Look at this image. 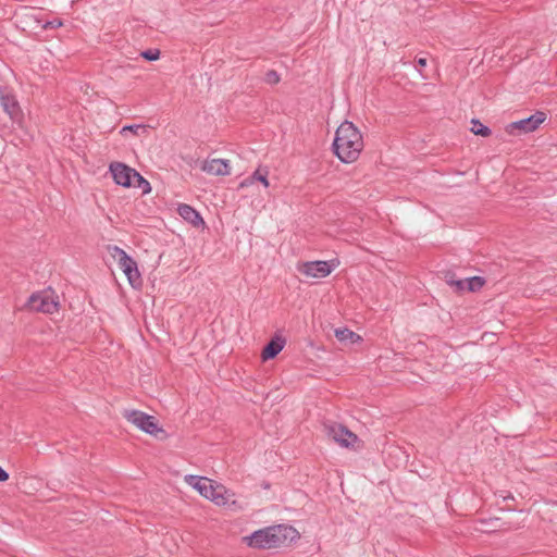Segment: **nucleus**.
I'll return each mask as SVG.
<instances>
[{
  "label": "nucleus",
  "mask_w": 557,
  "mask_h": 557,
  "mask_svg": "<svg viewBox=\"0 0 557 557\" xmlns=\"http://www.w3.org/2000/svg\"><path fill=\"white\" fill-rule=\"evenodd\" d=\"M363 149V138L352 122L345 121L336 129L333 141L335 156L344 163L355 162Z\"/></svg>",
  "instance_id": "f257e3e1"
},
{
  "label": "nucleus",
  "mask_w": 557,
  "mask_h": 557,
  "mask_svg": "<svg viewBox=\"0 0 557 557\" xmlns=\"http://www.w3.org/2000/svg\"><path fill=\"white\" fill-rule=\"evenodd\" d=\"M298 536L295 528L285 524L267 527L244 537L246 544L253 548L271 549L285 545Z\"/></svg>",
  "instance_id": "f03ea898"
},
{
  "label": "nucleus",
  "mask_w": 557,
  "mask_h": 557,
  "mask_svg": "<svg viewBox=\"0 0 557 557\" xmlns=\"http://www.w3.org/2000/svg\"><path fill=\"white\" fill-rule=\"evenodd\" d=\"M184 481L199 492L201 496L212 500L219 506H226L230 504L231 498L234 496L233 493L227 491L221 484H214V482L206 476L187 474Z\"/></svg>",
  "instance_id": "7ed1b4c3"
},
{
  "label": "nucleus",
  "mask_w": 557,
  "mask_h": 557,
  "mask_svg": "<svg viewBox=\"0 0 557 557\" xmlns=\"http://www.w3.org/2000/svg\"><path fill=\"white\" fill-rule=\"evenodd\" d=\"M335 260L329 261H306L297 264V271L307 277L324 278L337 267Z\"/></svg>",
  "instance_id": "20e7f679"
},
{
  "label": "nucleus",
  "mask_w": 557,
  "mask_h": 557,
  "mask_svg": "<svg viewBox=\"0 0 557 557\" xmlns=\"http://www.w3.org/2000/svg\"><path fill=\"white\" fill-rule=\"evenodd\" d=\"M124 417L127 419V421L147 434L157 436L159 432H163V430L158 425L154 417L149 416L143 411L126 410Z\"/></svg>",
  "instance_id": "39448f33"
},
{
  "label": "nucleus",
  "mask_w": 557,
  "mask_h": 557,
  "mask_svg": "<svg viewBox=\"0 0 557 557\" xmlns=\"http://www.w3.org/2000/svg\"><path fill=\"white\" fill-rule=\"evenodd\" d=\"M326 435L342 447H351L358 441V436L343 424L330 422L324 424Z\"/></svg>",
  "instance_id": "423d86ee"
},
{
  "label": "nucleus",
  "mask_w": 557,
  "mask_h": 557,
  "mask_svg": "<svg viewBox=\"0 0 557 557\" xmlns=\"http://www.w3.org/2000/svg\"><path fill=\"white\" fill-rule=\"evenodd\" d=\"M115 256L119 258V265L126 275L129 284L133 287H137L141 285V276L138 271V267L136 261L131 258L123 249L117 246L114 247Z\"/></svg>",
  "instance_id": "0eeeda50"
},
{
  "label": "nucleus",
  "mask_w": 557,
  "mask_h": 557,
  "mask_svg": "<svg viewBox=\"0 0 557 557\" xmlns=\"http://www.w3.org/2000/svg\"><path fill=\"white\" fill-rule=\"evenodd\" d=\"M545 121V113L536 112L529 117L511 122L506 126L510 135L528 134L534 132Z\"/></svg>",
  "instance_id": "6e6552de"
},
{
  "label": "nucleus",
  "mask_w": 557,
  "mask_h": 557,
  "mask_svg": "<svg viewBox=\"0 0 557 557\" xmlns=\"http://www.w3.org/2000/svg\"><path fill=\"white\" fill-rule=\"evenodd\" d=\"M29 309L44 313H53L58 310V301L52 293L48 290L33 294L27 302Z\"/></svg>",
  "instance_id": "1a4fd4ad"
},
{
  "label": "nucleus",
  "mask_w": 557,
  "mask_h": 557,
  "mask_svg": "<svg viewBox=\"0 0 557 557\" xmlns=\"http://www.w3.org/2000/svg\"><path fill=\"white\" fill-rule=\"evenodd\" d=\"M115 184L123 187H131L135 177H139V173L124 163L113 162L109 168Z\"/></svg>",
  "instance_id": "9d476101"
},
{
  "label": "nucleus",
  "mask_w": 557,
  "mask_h": 557,
  "mask_svg": "<svg viewBox=\"0 0 557 557\" xmlns=\"http://www.w3.org/2000/svg\"><path fill=\"white\" fill-rule=\"evenodd\" d=\"M201 170L211 175L225 176L230 174V163L225 159L206 160Z\"/></svg>",
  "instance_id": "9b49d317"
},
{
  "label": "nucleus",
  "mask_w": 557,
  "mask_h": 557,
  "mask_svg": "<svg viewBox=\"0 0 557 557\" xmlns=\"http://www.w3.org/2000/svg\"><path fill=\"white\" fill-rule=\"evenodd\" d=\"M177 213L186 222L190 223L195 227L205 226V221L200 213L189 205L181 203L177 207Z\"/></svg>",
  "instance_id": "f8f14e48"
},
{
  "label": "nucleus",
  "mask_w": 557,
  "mask_h": 557,
  "mask_svg": "<svg viewBox=\"0 0 557 557\" xmlns=\"http://www.w3.org/2000/svg\"><path fill=\"white\" fill-rule=\"evenodd\" d=\"M0 103L3 110L10 115L11 119H15L20 114V106L14 96L7 92L0 87Z\"/></svg>",
  "instance_id": "ddd939ff"
},
{
  "label": "nucleus",
  "mask_w": 557,
  "mask_h": 557,
  "mask_svg": "<svg viewBox=\"0 0 557 557\" xmlns=\"http://www.w3.org/2000/svg\"><path fill=\"white\" fill-rule=\"evenodd\" d=\"M285 343V338L281 336H275L272 338L262 350V359L270 360L275 358L283 350Z\"/></svg>",
  "instance_id": "4468645a"
},
{
  "label": "nucleus",
  "mask_w": 557,
  "mask_h": 557,
  "mask_svg": "<svg viewBox=\"0 0 557 557\" xmlns=\"http://www.w3.org/2000/svg\"><path fill=\"white\" fill-rule=\"evenodd\" d=\"M335 337L342 343H345V342L358 343L361 341L360 335L350 331L347 327L336 329Z\"/></svg>",
  "instance_id": "2eb2a0df"
},
{
  "label": "nucleus",
  "mask_w": 557,
  "mask_h": 557,
  "mask_svg": "<svg viewBox=\"0 0 557 557\" xmlns=\"http://www.w3.org/2000/svg\"><path fill=\"white\" fill-rule=\"evenodd\" d=\"M255 181H259L260 183L263 184L264 187H268L269 186L268 171L264 170L263 172H261V170L258 169L257 171L253 172V174L249 178H247L240 183V187L248 186V185L252 184Z\"/></svg>",
  "instance_id": "dca6fc26"
},
{
  "label": "nucleus",
  "mask_w": 557,
  "mask_h": 557,
  "mask_svg": "<svg viewBox=\"0 0 557 557\" xmlns=\"http://www.w3.org/2000/svg\"><path fill=\"white\" fill-rule=\"evenodd\" d=\"M472 123V127H471V132L474 134V135H480L482 137H487L491 135V129L483 125L479 120L476 119H473L471 121Z\"/></svg>",
  "instance_id": "f3484780"
},
{
  "label": "nucleus",
  "mask_w": 557,
  "mask_h": 557,
  "mask_svg": "<svg viewBox=\"0 0 557 557\" xmlns=\"http://www.w3.org/2000/svg\"><path fill=\"white\" fill-rule=\"evenodd\" d=\"M484 285V280L480 276L466 278V289L469 292L479 290Z\"/></svg>",
  "instance_id": "a211bd4d"
},
{
  "label": "nucleus",
  "mask_w": 557,
  "mask_h": 557,
  "mask_svg": "<svg viewBox=\"0 0 557 557\" xmlns=\"http://www.w3.org/2000/svg\"><path fill=\"white\" fill-rule=\"evenodd\" d=\"M134 187H137L141 189L143 194H149L151 191L150 183L145 180L140 174L139 177H135V181L133 182Z\"/></svg>",
  "instance_id": "6ab92c4d"
},
{
  "label": "nucleus",
  "mask_w": 557,
  "mask_h": 557,
  "mask_svg": "<svg viewBox=\"0 0 557 557\" xmlns=\"http://www.w3.org/2000/svg\"><path fill=\"white\" fill-rule=\"evenodd\" d=\"M147 128L145 125L141 124H134V125H125L121 128L120 133L122 135H125L127 132L133 133L134 135H139L140 132H146Z\"/></svg>",
  "instance_id": "aec40b11"
},
{
  "label": "nucleus",
  "mask_w": 557,
  "mask_h": 557,
  "mask_svg": "<svg viewBox=\"0 0 557 557\" xmlns=\"http://www.w3.org/2000/svg\"><path fill=\"white\" fill-rule=\"evenodd\" d=\"M264 81L269 85H276L281 81V76L276 71L270 70L265 73Z\"/></svg>",
  "instance_id": "412c9836"
},
{
  "label": "nucleus",
  "mask_w": 557,
  "mask_h": 557,
  "mask_svg": "<svg viewBox=\"0 0 557 557\" xmlns=\"http://www.w3.org/2000/svg\"><path fill=\"white\" fill-rule=\"evenodd\" d=\"M141 57L148 61H156L160 57V51L158 49H148L141 52Z\"/></svg>",
  "instance_id": "4be33fe9"
},
{
  "label": "nucleus",
  "mask_w": 557,
  "mask_h": 557,
  "mask_svg": "<svg viewBox=\"0 0 557 557\" xmlns=\"http://www.w3.org/2000/svg\"><path fill=\"white\" fill-rule=\"evenodd\" d=\"M448 284L455 286L457 290L466 289V280H449Z\"/></svg>",
  "instance_id": "5701e85b"
},
{
  "label": "nucleus",
  "mask_w": 557,
  "mask_h": 557,
  "mask_svg": "<svg viewBox=\"0 0 557 557\" xmlns=\"http://www.w3.org/2000/svg\"><path fill=\"white\" fill-rule=\"evenodd\" d=\"M62 25V22L61 21H51V22H47L45 25H44V28H54V27H59Z\"/></svg>",
  "instance_id": "b1692460"
},
{
  "label": "nucleus",
  "mask_w": 557,
  "mask_h": 557,
  "mask_svg": "<svg viewBox=\"0 0 557 557\" xmlns=\"http://www.w3.org/2000/svg\"><path fill=\"white\" fill-rule=\"evenodd\" d=\"M9 479V473L0 467V482H5Z\"/></svg>",
  "instance_id": "393cba45"
},
{
  "label": "nucleus",
  "mask_w": 557,
  "mask_h": 557,
  "mask_svg": "<svg viewBox=\"0 0 557 557\" xmlns=\"http://www.w3.org/2000/svg\"><path fill=\"white\" fill-rule=\"evenodd\" d=\"M417 64H418V66H420V67H424V66L426 65V59H425V58H419V59L417 60Z\"/></svg>",
  "instance_id": "a878e982"
}]
</instances>
